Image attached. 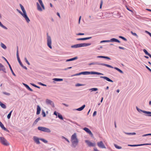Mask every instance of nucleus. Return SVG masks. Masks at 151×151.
Listing matches in <instances>:
<instances>
[{
  "mask_svg": "<svg viewBox=\"0 0 151 151\" xmlns=\"http://www.w3.org/2000/svg\"><path fill=\"white\" fill-rule=\"evenodd\" d=\"M71 142H72V145L73 147H75L77 145L78 142V140L77 137L76 133H74L71 136Z\"/></svg>",
  "mask_w": 151,
  "mask_h": 151,
  "instance_id": "1",
  "label": "nucleus"
},
{
  "mask_svg": "<svg viewBox=\"0 0 151 151\" xmlns=\"http://www.w3.org/2000/svg\"><path fill=\"white\" fill-rule=\"evenodd\" d=\"M20 6L23 12V13H22L21 12H20V13L25 19L27 22H29L30 21V20L27 15L26 12L24 8V7L21 4H20Z\"/></svg>",
  "mask_w": 151,
  "mask_h": 151,
  "instance_id": "2",
  "label": "nucleus"
},
{
  "mask_svg": "<svg viewBox=\"0 0 151 151\" xmlns=\"http://www.w3.org/2000/svg\"><path fill=\"white\" fill-rule=\"evenodd\" d=\"M89 65H103V66H106L108 67H109V68H113V67L111 65H110L107 64H104V63H89Z\"/></svg>",
  "mask_w": 151,
  "mask_h": 151,
  "instance_id": "3",
  "label": "nucleus"
},
{
  "mask_svg": "<svg viewBox=\"0 0 151 151\" xmlns=\"http://www.w3.org/2000/svg\"><path fill=\"white\" fill-rule=\"evenodd\" d=\"M0 141L3 145L5 146L9 145V144L7 140L3 137H0Z\"/></svg>",
  "mask_w": 151,
  "mask_h": 151,
  "instance_id": "4",
  "label": "nucleus"
},
{
  "mask_svg": "<svg viewBox=\"0 0 151 151\" xmlns=\"http://www.w3.org/2000/svg\"><path fill=\"white\" fill-rule=\"evenodd\" d=\"M38 129L39 130L48 133H50L51 132V130L45 127H38Z\"/></svg>",
  "mask_w": 151,
  "mask_h": 151,
  "instance_id": "5",
  "label": "nucleus"
},
{
  "mask_svg": "<svg viewBox=\"0 0 151 151\" xmlns=\"http://www.w3.org/2000/svg\"><path fill=\"white\" fill-rule=\"evenodd\" d=\"M47 44L48 46L51 49H52L51 46V40L50 37L47 36Z\"/></svg>",
  "mask_w": 151,
  "mask_h": 151,
  "instance_id": "6",
  "label": "nucleus"
},
{
  "mask_svg": "<svg viewBox=\"0 0 151 151\" xmlns=\"http://www.w3.org/2000/svg\"><path fill=\"white\" fill-rule=\"evenodd\" d=\"M85 46V43H81L76 44L71 46L72 48H78Z\"/></svg>",
  "mask_w": 151,
  "mask_h": 151,
  "instance_id": "7",
  "label": "nucleus"
},
{
  "mask_svg": "<svg viewBox=\"0 0 151 151\" xmlns=\"http://www.w3.org/2000/svg\"><path fill=\"white\" fill-rule=\"evenodd\" d=\"M97 145L99 147L102 148H106V147L103 143V142L101 141L98 142H97Z\"/></svg>",
  "mask_w": 151,
  "mask_h": 151,
  "instance_id": "8",
  "label": "nucleus"
},
{
  "mask_svg": "<svg viewBox=\"0 0 151 151\" xmlns=\"http://www.w3.org/2000/svg\"><path fill=\"white\" fill-rule=\"evenodd\" d=\"M17 60L19 62V64H20V65H21V66H23V64L21 62V61L20 58L19 57V53H18V47H17Z\"/></svg>",
  "mask_w": 151,
  "mask_h": 151,
  "instance_id": "9",
  "label": "nucleus"
},
{
  "mask_svg": "<svg viewBox=\"0 0 151 151\" xmlns=\"http://www.w3.org/2000/svg\"><path fill=\"white\" fill-rule=\"evenodd\" d=\"M86 132L91 137H93V134L91 131L88 128L86 127Z\"/></svg>",
  "mask_w": 151,
  "mask_h": 151,
  "instance_id": "10",
  "label": "nucleus"
},
{
  "mask_svg": "<svg viewBox=\"0 0 151 151\" xmlns=\"http://www.w3.org/2000/svg\"><path fill=\"white\" fill-rule=\"evenodd\" d=\"M86 142L89 147L94 146L95 145V143H92L88 141H86Z\"/></svg>",
  "mask_w": 151,
  "mask_h": 151,
  "instance_id": "11",
  "label": "nucleus"
},
{
  "mask_svg": "<svg viewBox=\"0 0 151 151\" xmlns=\"http://www.w3.org/2000/svg\"><path fill=\"white\" fill-rule=\"evenodd\" d=\"M34 140L37 144H40V142L39 141V139L36 137H33Z\"/></svg>",
  "mask_w": 151,
  "mask_h": 151,
  "instance_id": "12",
  "label": "nucleus"
},
{
  "mask_svg": "<svg viewBox=\"0 0 151 151\" xmlns=\"http://www.w3.org/2000/svg\"><path fill=\"white\" fill-rule=\"evenodd\" d=\"M100 78H103L104 79L106 80H107V81H108L111 82H113V81L112 80H111V79H109V78H108V77H106V76H101Z\"/></svg>",
  "mask_w": 151,
  "mask_h": 151,
  "instance_id": "13",
  "label": "nucleus"
},
{
  "mask_svg": "<svg viewBox=\"0 0 151 151\" xmlns=\"http://www.w3.org/2000/svg\"><path fill=\"white\" fill-rule=\"evenodd\" d=\"M5 59L6 60V61L7 62V63L9 65V67L10 68V69L11 70V71L12 73V74H13V75H14V76H15V73H14L12 69V68L11 66V65H10V64H9V62H8V61H7V60L5 58Z\"/></svg>",
  "mask_w": 151,
  "mask_h": 151,
  "instance_id": "14",
  "label": "nucleus"
},
{
  "mask_svg": "<svg viewBox=\"0 0 151 151\" xmlns=\"http://www.w3.org/2000/svg\"><path fill=\"white\" fill-rule=\"evenodd\" d=\"M109 42H118V43H120V41L119 40H117V39H116L114 38H113L111 39L110 40H109Z\"/></svg>",
  "mask_w": 151,
  "mask_h": 151,
  "instance_id": "15",
  "label": "nucleus"
},
{
  "mask_svg": "<svg viewBox=\"0 0 151 151\" xmlns=\"http://www.w3.org/2000/svg\"><path fill=\"white\" fill-rule=\"evenodd\" d=\"M0 70H2L3 71L6 72L5 68L4 66L1 63H0Z\"/></svg>",
  "mask_w": 151,
  "mask_h": 151,
  "instance_id": "16",
  "label": "nucleus"
},
{
  "mask_svg": "<svg viewBox=\"0 0 151 151\" xmlns=\"http://www.w3.org/2000/svg\"><path fill=\"white\" fill-rule=\"evenodd\" d=\"M41 111V109L39 106L38 105L37 106V111L36 114L38 115L40 114V112Z\"/></svg>",
  "mask_w": 151,
  "mask_h": 151,
  "instance_id": "17",
  "label": "nucleus"
},
{
  "mask_svg": "<svg viewBox=\"0 0 151 151\" xmlns=\"http://www.w3.org/2000/svg\"><path fill=\"white\" fill-rule=\"evenodd\" d=\"M23 84L28 90L31 91H33L27 85L24 83H23Z\"/></svg>",
  "mask_w": 151,
  "mask_h": 151,
  "instance_id": "18",
  "label": "nucleus"
},
{
  "mask_svg": "<svg viewBox=\"0 0 151 151\" xmlns=\"http://www.w3.org/2000/svg\"><path fill=\"white\" fill-rule=\"evenodd\" d=\"M39 2L40 3V4L41 5L42 9H43L44 10L45 9V7L44 6V4L42 1L41 0H38Z\"/></svg>",
  "mask_w": 151,
  "mask_h": 151,
  "instance_id": "19",
  "label": "nucleus"
},
{
  "mask_svg": "<svg viewBox=\"0 0 151 151\" xmlns=\"http://www.w3.org/2000/svg\"><path fill=\"white\" fill-rule=\"evenodd\" d=\"M37 9L40 11H42V9L40 7L39 4L38 3H37Z\"/></svg>",
  "mask_w": 151,
  "mask_h": 151,
  "instance_id": "20",
  "label": "nucleus"
},
{
  "mask_svg": "<svg viewBox=\"0 0 151 151\" xmlns=\"http://www.w3.org/2000/svg\"><path fill=\"white\" fill-rule=\"evenodd\" d=\"M0 126L2 129L4 130H6V129L4 127L3 124L1 122H0Z\"/></svg>",
  "mask_w": 151,
  "mask_h": 151,
  "instance_id": "21",
  "label": "nucleus"
},
{
  "mask_svg": "<svg viewBox=\"0 0 151 151\" xmlns=\"http://www.w3.org/2000/svg\"><path fill=\"white\" fill-rule=\"evenodd\" d=\"M144 145V144H140V145H128V146H130L131 147H135V146H141Z\"/></svg>",
  "mask_w": 151,
  "mask_h": 151,
  "instance_id": "22",
  "label": "nucleus"
},
{
  "mask_svg": "<svg viewBox=\"0 0 151 151\" xmlns=\"http://www.w3.org/2000/svg\"><path fill=\"white\" fill-rule=\"evenodd\" d=\"M98 58H106L108 59L109 60H110V58L108 57H106V56H99L97 57Z\"/></svg>",
  "mask_w": 151,
  "mask_h": 151,
  "instance_id": "23",
  "label": "nucleus"
},
{
  "mask_svg": "<svg viewBox=\"0 0 151 151\" xmlns=\"http://www.w3.org/2000/svg\"><path fill=\"white\" fill-rule=\"evenodd\" d=\"M40 120V117H38L37 119L34 122L33 124V125H35L37 124V122H38Z\"/></svg>",
  "mask_w": 151,
  "mask_h": 151,
  "instance_id": "24",
  "label": "nucleus"
},
{
  "mask_svg": "<svg viewBox=\"0 0 151 151\" xmlns=\"http://www.w3.org/2000/svg\"><path fill=\"white\" fill-rule=\"evenodd\" d=\"M85 107V105H83L81 107L77 109H76V110L79 111H81Z\"/></svg>",
  "mask_w": 151,
  "mask_h": 151,
  "instance_id": "25",
  "label": "nucleus"
},
{
  "mask_svg": "<svg viewBox=\"0 0 151 151\" xmlns=\"http://www.w3.org/2000/svg\"><path fill=\"white\" fill-rule=\"evenodd\" d=\"M91 74H97L99 75H103V74L97 72H91Z\"/></svg>",
  "mask_w": 151,
  "mask_h": 151,
  "instance_id": "26",
  "label": "nucleus"
},
{
  "mask_svg": "<svg viewBox=\"0 0 151 151\" xmlns=\"http://www.w3.org/2000/svg\"><path fill=\"white\" fill-rule=\"evenodd\" d=\"M0 105L1 106L3 109H6V105L2 103L1 102H0Z\"/></svg>",
  "mask_w": 151,
  "mask_h": 151,
  "instance_id": "27",
  "label": "nucleus"
},
{
  "mask_svg": "<svg viewBox=\"0 0 151 151\" xmlns=\"http://www.w3.org/2000/svg\"><path fill=\"white\" fill-rule=\"evenodd\" d=\"M77 59V57H75V58H71V59H68V60H66V61L68 62V61H72V60H75L76 59Z\"/></svg>",
  "mask_w": 151,
  "mask_h": 151,
  "instance_id": "28",
  "label": "nucleus"
},
{
  "mask_svg": "<svg viewBox=\"0 0 151 151\" xmlns=\"http://www.w3.org/2000/svg\"><path fill=\"white\" fill-rule=\"evenodd\" d=\"M46 103L47 104H51L52 103V101H51L50 100H49V99H46Z\"/></svg>",
  "mask_w": 151,
  "mask_h": 151,
  "instance_id": "29",
  "label": "nucleus"
},
{
  "mask_svg": "<svg viewBox=\"0 0 151 151\" xmlns=\"http://www.w3.org/2000/svg\"><path fill=\"white\" fill-rule=\"evenodd\" d=\"M53 80L55 81H63V79L61 78H54Z\"/></svg>",
  "mask_w": 151,
  "mask_h": 151,
  "instance_id": "30",
  "label": "nucleus"
},
{
  "mask_svg": "<svg viewBox=\"0 0 151 151\" xmlns=\"http://www.w3.org/2000/svg\"><path fill=\"white\" fill-rule=\"evenodd\" d=\"M114 68L115 69H116V70H118V71H119L120 73H123V72L122 70H121L120 69H119V68H118L117 67H115V68Z\"/></svg>",
  "mask_w": 151,
  "mask_h": 151,
  "instance_id": "31",
  "label": "nucleus"
},
{
  "mask_svg": "<svg viewBox=\"0 0 151 151\" xmlns=\"http://www.w3.org/2000/svg\"><path fill=\"white\" fill-rule=\"evenodd\" d=\"M125 134H128V135H135L136 134V133H135V132H132V133H126V132H125Z\"/></svg>",
  "mask_w": 151,
  "mask_h": 151,
  "instance_id": "32",
  "label": "nucleus"
},
{
  "mask_svg": "<svg viewBox=\"0 0 151 151\" xmlns=\"http://www.w3.org/2000/svg\"><path fill=\"white\" fill-rule=\"evenodd\" d=\"M98 90V89L97 88H93L90 89V90L91 91H96Z\"/></svg>",
  "mask_w": 151,
  "mask_h": 151,
  "instance_id": "33",
  "label": "nucleus"
},
{
  "mask_svg": "<svg viewBox=\"0 0 151 151\" xmlns=\"http://www.w3.org/2000/svg\"><path fill=\"white\" fill-rule=\"evenodd\" d=\"M12 111H11L10 112V113L8 114V115L7 116V117L8 119H9L10 118Z\"/></svg>",
  "mask_w": 151,
  "mask_h": 151,
  "instance_id": "34",
  "label": "nucleus"
},
{
  "mask_svg": "<svg viewBox=\"0 0 151 151\" xmlns=\"http://www.w3.org/2000/svg\"><path fill=\"white\" fill-rule=\"evenodd\" d=\"M58 117L60 119H61V120L63 119V117L62 115H61L59 113L58 114Z\"/></svg>",
  "mask_w": 151,
  "mask_h": 151,
  "instance_id": "35",
  "label": "nucleus"
},
{
  "mask_svg": "<svg viewBox=\"0 0 151 151\" xmlns=\"http://www.w3.org/2000/svg\"><path fill=\"white\" fill-rule=\"evenodd\" d=\"M141 110L142 112H143V113H144L147 114H151V112H150L147 111H143V110Z\"/></svg>",
  "mask_w": 151,
  "mask_h": 151,
  "instance_id": "36",
  "label": "nucleus"
},
{
  "mask_svg": "<svg viewBox=\"0 0 151 151\" xmlns=\"http://www.w3.org/2000/svg\"><path fill=\"white\" fill-rule=\"evenodd\" d=\"M1 46L4 49H6V46L3 43H1Z\"/></svg>",
  "mask_w": 151,
  "mask_h": 151,
  "instance_id": "37",
  "label": "nucleus"
},
{
  "mask_svg": "<svg viewBox=\"0 0 151 151\" xmlns=\"http://www.w3.org/2000/svg\"><path fill=\"white\" fill-rule=\"evenodd\" d=\"M81 74H83L84 75H85V72H83L80 73H79L76 74H75L74 75L75 76H78V75H80Z\"/></svg>",
  "mask_w": 151,
  "mask_h": 151,
  "instance_id": "38",
  "label": "nucleus"
},
{
  "mask_svg": "<svg viewBox=\"0 0 151 151\" xmlns=\"http://www.w3.org/2000/svg\"><path fill=\"white\" fill-rule=\"evenodd\" d=\"M40 140L42 141L43 142H44L45 143H47V141L44 139H40Z\"/></svg>",
  "mask_w": 151,
  "mask_h": 151,
  "instance_id": "39",
  "label": "nucleus"
},
{
  "mask_svg": "<svg viewBox=\"0 0 151 151\" xmlns=\"http://www.w3.org/2000/svg\"><path fill=\"white\" fill-rule=\"evenodd\" d=\"M114 145L115 147L118 149H120L122 148L120 146H119L115 144H114Z\"/></svg>",
  "mask_w": 151,
  "mask_h": 151,
  "instance_id": "40",
  "label": "nucleus"
},
{
  "mask_svg": "<svg viewBox=\"0 0 151 151\" xmlns=\"http://www.w3.org/2000/svg\"><path fill=\"white\" fill-rule=\"evenodd\" d=\"M131 33L132 34V35H133L135 36H136L137 37H138V36L137 35V34L136 33H134L132 31H131Z\"/></svg>",
  "mask_w": 151,
  "mask_h": 151,
  "instance_id": "41",
  "label": "nucleus"
},
{
  "mask_svg": "<svg viewBox=\"0 0 151 151\" xmlns=\"http://www.w3.org/2000/svg\"><path fill=\"white\" fill-rule=\"evenodd\" d=\"M31 85L35 87H36L37 88H40V87L39 86H38L37 85H36L34 84H33V83H32L31 84Z\"/></svg>",
  "mask_w": 151,
  "mask_h": 151,
  "instance_id": "42",
  "label": "nucleus"
},
{
  "mask_svg": "<svg viewBox=\"0 0 151 151\" xmlns=\"http://www.w3.org/2000/svg\"><path fill=\"white\" fill-rule=\"evenodd\" d=\"M143 51L145 53L146 55H148L149 53L145 49L143 50Z\"/></svg>",
  "mask_w": 151,
  "mask_h": 151,
  "instance_id": "43",
  "label": "nucleus"
},
{
  "mask_svg": "<svg viewBox=\"0 0 151 151\" xmlns=\"http://www.w3.org/2000/svg\"><path fill=\"white\" fill-rule=\"evenodd\" d=\"M24 60L25 61V62H26V63L28 65H30V63H29V62H28V60H27V58H24Z\"/></svg>",
  "mask_w": 151,
  "mask_h": 151,
  "instance_id": "44",
  "label": "nucleus"
},
{
  "mask_svg": "<svg viewBox=\"0 0 151 151\" xmlns=\"http://www.w3.org/2000/svg\"><path fill=\"white\" fill-rule=\"evenodd\" d=\"M76 40H85V38H77Z\"/></svg>",
  "mask_w": 151,
  "mask_h": 151,
  "instance_id": "45",
  "label": "nucleus"
},
{
  "mask_svg": "<svg viewBox=\"0 0 151 151\" xmlns=\"http://www.w3.org/2000/svg\"><path fill=\"white\" fill-rule=\"evenodd\" d=\"M83 85H84L83 84L78 83V84H76V86H83Z\"/></svg>",
  "mask_w": 151,
  "mask_h": 151,
  "instance_id": "46",
  "label": "nucleus"
},
{
  "mask_svg": "<svg viewBox=\"0 0 151 151\" xmlns=\"http://www.w3.org/2000/svg\"><path fill=\"white\" fill-rule=\"evenodd\" d=\"M119 37L123 39L124 40H125V41L127 40V39L125 38H124V37H122L121 36H119Z\"/></svg>",
  "mask_w": 151,
  "mask_h": 151,
  "instance_id": "47",
  "label": "nucleus"
},
{
  "mask_svg": "<svg viewBox=\"0 0 151 151\" xmlns=\"http://www.w3.org/2000/svg\"><path fill=\"white\" fill-rule=\"evenodd\" d=\"M145 33L148 34L150 36V37H151V33L150 32H149L147 31H145Z\"/></svg>",
  "mask_w": 151,
  "mask_h": 151,
  "instance_id": "48",
  "label": "nucleus"
},
{
  "mask_svg": "<svg viewBox=\"0 0 151 151\" xmlns=\"http://www.w3.org/2000/svg\"><path fill=\"white\" fill-rule=\"evenodd\" d=\"M0 26L5 29H7V28H6V27L3 25L2 24H1Z\"/></svg>",
  "mask_w": 151,
  "mask_h": 151,
  "instance_id": "49",
  "label": "nucleus"
},
{
  "mask_svg": "<svg viewBox=\"0 0 151 151\" xmlns=\"http://www.w3.org/2000/svg\"><path fill=\"white\" fill-rule=\"evenodd\" d=\"M42 115L43 117H45L46 116V114L45 112L44 111L42 112Z\"/></svg>",
  "mask_w": 151,
  "mask_h": 151,
  "instance_id": "50",
  "label": "nucleus"
},
{
  "mask_svg": "<svg viewBox=\"0 0 151 151\" xmlns=\"http://www.w3.org/2000/svg\"><path fill=\"white\" fill-rule=\"evenodd\" d=\"M102 4H103V1H102V0H101V4H100V9L101 8Z\"/></svg>",
  "mask_w": 151,
  "mask_h": 151,
  "instance_id": "51",
  "label": "nucleus"
},
{
  "mask_svg": "<svg viewBox=\"0 0 151 151\" xmlns=\"http://www.w3.org/2000/svg\"><path fill=\"white\" fill-rule=\"evenodd\" d=\"M89 74H91V72L86 71V75H88Z\"/></svg>",
  "mask_w": 151,
  "mask_h": 151,
  "instance_id": "52",
  "label": "nucleus"
},
{
  "mask_svg": "<svg viewBox=\"0 0 151 151\" xmlns=\"http://www.w3.org/2000/svg\"><path fill=\"white\" fill-rule=\"evenodd\" d=\"M63 138L65 139V140L67 141L68 143L70 142L66 138H65V137H63Z\"/></svg>",
  "mask_w": 151,
  "mask_h": 151,
  "instance_id": "53",
  "label": "nucleus"
},
{
  "mask_svg": "<svg viewBox=\"0 0 151 151\" xmlns=\"http://www.w3.org/2000/svg\"><path fill=\"white\" fill-rule=\"evenodd\" d=\"M96 111H94L93 113V116H95L96 114Z\"/></svg>",
  "mask_w": 151,
  "mask_h": 151,
  "instance_id": "54",
  "label": "nucleus"
},
{
  "mask_svg": "<svg viewBox=\"0 0 151 151\" xmlns=\"http://www.w3.org/2000/svg\"><path fill=\"white\" fill-rule=\"evenodd\" d=\"M84 35V33H79L78 34H76L77 35Z\"/></svg>",
  "mask_w": 151,
  "mask_h": 151,
  "instance_id": "55",
  "label": "nucleus"
},
{
  "mask_svg": "<svg viewBox=\"0 0 151 151\" xmlns=\"http://www.w3.org/2000/svg\"><path fill=\"white\" fill-rule=\"evenodd\" d=\"M146 68L148 70H149L150 72H151V69H150L148 66H146Z\"/></svg>",
  "mask_w": 151,
  "mask_h": 151,
  "instance_id": "56",
  "label": "nucleus"
},
{
  "mask_svg": "<svg viewBox=\"0 0 151 151\" xmlns=\"http://www.w3.org/2000/svg\"><path fill=\"white\" fill-rule=\"evenodd\" d=\"M91 44V43H86V46H87L90 45Z\"/></svg>",
  "mask_w": 151,
  "mask_h": 151,
  "instance_id": "57",
  "label": "nucleus"
},
{
  "mask_svg": "<svg viewBox=\"0 0 151 151\" xmlns=\"http://www.w3.org/2000/svg\"><path fill=\"white\" fill-rule=\"evenodd\" d=\"M99 151V150L97 149L96 148H94V151Z\"/></svg>",
  "mask_w": 151,
  "mask_h": 151,
  "instance_id": "58",
  "label": "nucleus"
},
{
  "mask_svg": "<svg viewBox=\"0 0 151 151\" xmlns=\"http://www.w3.org/2000/svg\"><path fill=\"white\" fill-rule=\"evenodd\" d=\"M63 104L66 107H68V105H67L63 103Z\"/></svg>",
  "mask_w": 151,
  "mask_h": 151,
  "instance_id": "59",
  "label": "nucleus"
},
{
  "mask_svg": "<svg viewBox=\"0 0 151 151\" xmlns=\"http://www.w3.org/2000/svg\"><path fill=\"white\" fill-rule=\"evenodd\" d=\"M109 42V40H104L102 41L101 42Z\"/></svg>",
  "mask_w": 151,
  "mask_h": 151,
  "instance_id": "60",
  "label": "nucleus"
},
{
  "mask_svg": "<svg viewBox=\"0 0 151 151\" xmlns=\"http://www.w3.org/2000/svg\"><path fill=\"white\" fill-rule=\"evenodd\" d=\"M119 48L120 49L124 50L125 48L123 47H119Z\"/></svg>",
  "mask_w": 151,
  "mask_h": 151,
  "instance_id": "61",
  "label": "nucleus"
},
{
  "mask_svg": "<svg viewBox=\"0 0 151 151\" xmlns=\"http://www.w3.org/2000/svg\"><path fill=\"white\" fill-rule=\"evenodd\" d=\"M81 16H80L79 18V20H78V23L79 24L80 23V20L81 19Z\"/></svg>",
  "mask_w": 151,
  "mask_h": 151,
  "instance_id": "62",
  "label": "nucleus"
},
{
  "mask_svg": "<svg viewBox=\"0 0 151 151\" xmlns=\"http://www.w3.org/2000/svg\"><path fill=\"white\" fill-rule=\"evenodd\" d=\"M91 38V37H86V40Z\"/></svg>",
  "mask_w": 151,
  "mask_h": 151,
  "instance_id": "63",
  "label": "nucleus"
},
{
  "mask_svg": "<svg viewBox=\"0 0 151 151\" xmlns=\"http://www.w3.org/2000/svg\"><path fill=\"white\" fill-rule=\"evenodd\" d=\"M54 114L56 116H57V113L56 112V111H55L54 113Z\"/></svg>",
  "mask_w": 151,
  "mask_h": 151,
  "instance_id": "64",
  "label": "nucleus"
}]
</instances>
